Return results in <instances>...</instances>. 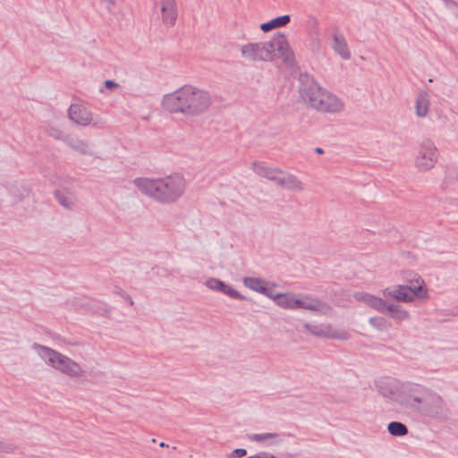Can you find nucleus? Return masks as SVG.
<instances>
[{
	"label": "nucleus",
	"mask_w": 458,
	"mask_h": 458,
	"mask_svg": "<svg viewBox=\"0 0 458 458\" xmlns=\"http://www.w3.org/2000/svg\"><path fill=\"white\" fill-rule=\"evenodd\" d=\"M61 134H62V133H61V131H55L51 132V135H52L54 138L57 139V140H60V139H61Z\"/></svg>",
	"instance_id": "obj_39"
},
{
	"label": "nucleus",
	"mask_w": 458,
	"mask_h": 458,
	"mask_svg": "<svg viewBox=\"0 0 458 458\" xmlns=\"http://www.w3.org/2000/svg\"><path fill=\"white\" fill-rule=\"evenodd\" d=\"M55 198L59 204L66 209H72L77 204V197L73 189L65 185L61 187L55 191Z\"/></svg>",
	"instance_id": "obj_19"
},
{
	"label": "nucleus",
	"mask_w": 458,
	"mask_h": 458,
	"mask_svg": "<svg viewBox=\"0 0 458 458\" xmlns=\"http://www.w3.org/2000/svg\"><path fill=\"white\" fill-rule=\"evenodd\" d=\"M114 293L119 296H121L130 306L133 305L132 298L124 292L122 288L116 287Z\"/></svg>",
	"instance_id": "obj_32"
},
{
	"label": "nucleus",
	"mask_w": 458,
	"mask_h": 458,
	"mask_svg": "<svg viewBox=\"0 0 458 458\" xmlns=\"http://www.w3.org/2000/svg\"><path fill=\"white\" fill-rule=\"evenodd\" d=\"M443 2L448 9L455 12L458 10V2L454 0H443Z\"/></svg>",
	"instance_id": "obj_36"
},
{
	"label": "nucleus",
	"mask_w": 458,
	"mask_h": 458,
	"mask_svg": "<svg viewBox=\"0 0 458 458\" xmlns=\"http://www.w3.org/2000/svg\"><path fill=\"white\" fill-rule=\"evenodd\" d=\"M32 350L47 366L70 377L80 378L85 376V370L80 363L52 348L33 344Z\"/></svg>",
	"instance_id": "obj_6"
},
{
	"label": "nucleus",
	"mask_w": 458,
	"mask_h": 458,
	"mask_svg": "<svg viewBox=\"0 0 458 458\" xmlns=\"http://www.w3.org/2000/svg\"><path fill=\"white\" fill-rule=\"evenodd\" d=\"M331 47L344 60H349L351 58L350 49L343 35L337 33L334 34Z\"/></svg>",
	"instance_id": "obj_22"
},
{
	"label": "nucleus",
	"mask_w": 458,
	"mask_h": 458,
	"mask_svg": "<svg viewBox=\"0 0 458 458\" xmlns=\"http://www.w3.org/2000/svg\"><path fill=\"white\" fill-rule=\"evenodd\" d=\"M14 451V446L9 443L0 440V453H12Z\"/></svg>",
	"instance_id": "obj_35"
},
{
	"label": "nucleus",
	"mask_w": 458,
	"mask_h": 458,
	"mask_svg": "<svg viewBox=\"0 0 458 458\" xmlns=\"http://www.w3.org/2000/svg\"><path fill=\"white\" fill-rule=\"evenodd\" d=\"M241 55L246 61L252 63L273 62L276 59L293 65L295 62L294 54L283 33L274 35L267 41L249 42L241 47Z\"/></svg>",
	"instance_id": "obj_3"
},
{
	"label": "nucleus",
	"mask_w": 458,
	"mask_h": 458,
	"mask_svg": "<svg viewBox=\"0 0 458 458\" xmlns=\"http://www.w3.org/2000/svg\"><path fill=\"white\" fill-rule=\"evenodd\" d=\"M438 160V150L435 143L428 139L423 140L418 148L414 164L416 168L421 172L432 169Z\"/></svg>",
	"instance_id": "obj_9"
},
{
	"label": "nucleus",
	"mask_w": 458,
	"mask_h": 458,
	"mask_svg": "<svg viewBox=\"0 0 458 458\" xmlns=\"http://www.w3.org/2000/svg\"><path fill=\"white\" fill-rule=\"evenodd\" d=\"M304 328L317 337H323L334 340H348L351 334L343 328L334 327L329 323L310 324L305 323Z\"/></svg>",
	"instance_id": "obj_11"
},
{
	"label": "nucleus",
	"mask_w": 458,
	"mask_h": 458,
	"mask_svg": "<svg viewBox=\"0 0 458 458\" xmlns=\"http://www.w3.org/2000/svg\"><path fill=\"white\" fill-rule=\"evenodd\" d=\"M384 296H390L398 301L411 302L414 298L426 299L428 296L423 279L418 276L410 285H396L383 291Z\"/></svg>",
	"instance_id": "obj_8"
},
{
	"label": "nucleus",
	"mask_w": 458,
	"mask_h": 458,
	"mask_svg": "<svg viewBox=\"0 0 458 458\" xmlns=\"http://www.w3.org/2000/svg\"><path fill=\"white\" fill-rule=\"evenodd\" d=\"M445 410V403L442 396L426 388L423 404H421V410L419 413L431 418H438L443 414Z\"/></svg>",
	"instance_id": "obj_12"
},
{
	"label": "nucleus",
	"mask_w": 458,
	"mask_h": 458,
	"mask_svg": "<svg viewBox=\"0 0 458 458\" xmlns=\"http://www.w3.org/2000/svg\"><path fill=\"white\" fill-rule=\"evenodd\" d=\"M303 310H312L318 312L322 315H327L330 313V307L309 294H302Z\"/></svg>",
	"instance_id": "obj_20"
},
{
	"label": "nucleus",
	"mask_w": 458,
	"mask_h": 458,
	"mask_svg": "<svg viewBox=\"0 0 458 458\" xmlns=\"http://www.w3.org/2000/svg\"><path fill=\"white\" fill-rule=\"evenodd\" d=\"M353 298L379 313H386L387 301L381 297L366 292H356L353 293Z\"/></svg>",
	"instance_id": "obj_14"
},
{
	"label": "nucleus",
	"mask_w": 458,
	"mask_h": 458,
	"mask_svg": "<svg viewBox=\"0 0 458 458\" xmlns=\"http://www.w3.org/2000/svg\"><path fill=\"white\" fill-rule=\"evenodd\" d=\"M32 350L47 366L70 377L80 378L85 376V370L80 363L52 348L33 344Z\"/></svg>",
	"instance_id": "obj_5"
},
{
	"label": "nucleus",
	"mask_w": 458,
	"mask_h": 458,
	"mask_svg": "<svg viewBox=\"0 0 458 458\" xmlns=\"http://www.w3.org/2000/svg\"><path fill=\"white\" fill-rule=\"evenodd\" d=\"M159 445H160L161 447L167 446V445H165L164 442H161V443L159 444Z\"/></svg>",
	"instance_id": "obj_41"
},
{
	"label": "nucleus",
	"mask_w": 458,
	"mask_h": 458,
	"mask_svg": "<svg viewBox=\"0 0 458 458\" xmlns=\"http://www.w3.org/2000/svg\"><path fill=\"white\" fill-rule=\"evenodd\" d=\"M252 171L259 176L272 181L278 184V182L284 173L279 168L267 166L264 163L255 161L251 164Z\"/></svg>",
	"instance_id": "obj_16"
},
{
	"label": "nucleus",
	"mask_w": 458,
	"mask_h": 458,
	"mask_svg": "<svg viewBox=\"0 0 458 458\" xmlns=\"http://www.w3.org/2000/svg\"><path fill=\"white\" fill-rule=\"evenodd\" d=\"M291 21V17L288 14L282 15L272 19L271 21L262 23L260 25V30L263 32H268L274 29L281 28L286 26Z\"/></svg>",
	"instance_id": "obj_27"
},
{
	"label": "nucleus",
	"mask_w": 458,
	"mask_h": 458,
	"mask_svg": "<svg viewBox=\"0 0 458 458\" xmlns=\"http://www.w3.org/2000/svg\"><path fill=\"white\" fill-rule=\"evenodd\" d=\"M293 310H303L302 294L295 293Z\"/></svg>",
	"instance_id": "obj_34"
},
{
	"label": "nucleus",
	"mask_w": 458,
	"mask_h": 458,
	"mask_svg": "<svg viewBox=\"0 0 458 458\" xmlns=\"http://www.w3.org/2000/svg\"><path fill=\"white\" fill-rule=\"evenodd\" d=\"M64 140L68 147L81 155L98 157L91 144L87 140L76 137H66Z\"/></svg>",
	"instance_id": "obj_18"
},
{
	"label": "nucleus",
	"mask_w": 458,
	"mask_h": 458,
	"mask_svg": "<svg viewBox=\"0 0 458 458\" xmlns=\"http://www.w3.org/2000/svg\"><path fill=\"white\" fill-rule=\"evenodd\" d=\"M430 105L429 95L427 91H421L418 94L415 103V113L419 117H425L428 112Z\"/></svg>",
	"instance_id": "obj_26"
},
{
	"label": "nucleus",
	"mask_w": 458,
	"mask_h": 458,
	"mask_svg": "<svg viewBox=\"0 0 458 458\" xmlns=\"http://www.w3.org/2000/svg\"><path fill=\"white\" fill-rule=\"evenodd\" d=\"M294 296V293H276L274 291L270 300L282 309L293 310Z\"/></svg>",
	"instance_id": "obj_25"
},
{
	"label": "nucleus",
	"mask_w": 458,
	"mask_h": 458,
	"mask_svg": "<svg viewBox=\"0 0 458 458\" xmlns=\"http://www.w3.org/2000/svg\"><path fill=\"white\" fill-rule=\"evenodd\" d=\"M455 15L458 18V10L455 12Z\"/></svg>",
	"instance_id": "obj_42"
},
{
	"label": "nucleus",
	"mask_w": 458,
	"mask_h": 458,
	"mask_svg": "<svg viewBox=\"0 0 458 458\" xmlns=\"http://www.w3.org/2000/svg\"><path fill=\"white\" fill-rule=\"evenodd\" d=\"M277 185L294 192H301L305 189L304 183L297 176L284 172Z\"/></svg>",
	"instance_id": "obj_21"
},
{
	"label": "nucleus",
	"mask_w": 458,
	"mask_h": 458,
	"mask_svg": "<svg viewBox=\"0 0 458 458\" xmlns=\"http://www.w3.org/2000/svg\"><path fill=\"white\" fill-rule=\"evenodd\" d=\"M316 152H317L318 154H322V153H323V149H322L321 148H316Z\"/></svg>",
	"instance_id": "obj_40"
},
{
	"label": "nucleus",
	"mask_w": 458,
	"mask_h": 458,
	"mask_svg": "<svg viewBox=\"0 0 458 458\" xmlns=\"http://www.w3.org/2000/svg\"><path fill=\"white\" fill-rule=\"evenodd\" d=\"M369 324L377 331L386 332L392 325L391 322L384 317L374 316L369 318Z\"/></svg>",
	"instance_id": "obj_28"
},
{
	"label": "nucleus",
	"mask_w": 458,
	"mask_h": 458,
	"mask_svg": "<svg viewBox=\"0 0 458 458\" xmlns=\"http://www.w3.org/2000/svg\"><path fill=\"white\" fill-rule=\"evenodd\" d=\"M250 439L268 445L279 443V436L276 433L253 434L250 437Z\"/></svg>",
	"instance_id": "obj_29"
},
{
	"label": "nucleus",
	"mask_w": 458,
	"mask_h": 458,
	"mask_svg": "<svg viewBox=\"0 0 458 458\" xmlns=\"http://www.w3.org/2000/svg\"><path fill=\"white\" fill-rule=\"evenodd\" d=\"M205 285L212 291L222 293L231 298L245 301L246 297L240 293L238 291L233 289L231 285L224 283L223 281L215 278L209 277L205 281Z\"/></svg>",
	"instance_id": "obj_15"
},
{
	"label": "nucleus",
	"mask_w": 458,
	"mask_h": 458,
	"mask_svg": "<svg viewBox=\"0 0 458 458\" xmlns=\"http://www.w3.org/2000/svg\"><path fill=\"white\" fill-rule=\"evenodd\" d=\"M425 393V386L412 382H403L401 384L400 394L397 396V404L405 410L419 413Z\"/></svg>",
	"instance_id": "obj_7"
},
{
	"label": "nucleus",
	"mask_w": 458,
	"mask_h": 458,
	"mask_svg": "<svg viewBox=\"0 0 458 458\" xmlns=\"http://www.w3.org/2000/svg\"><path fill=\"white\" fill-rule=\"evenodd\" d=\"M132 183L143 195L162 205L176 203L187 188V181L180 174L158 178L138 177Z\"/></svg>",
	"instance_id": "obj_2"
},
{
	"label": "nucleus",
	"mask_w": 458,
	"mask_h": 458,
	"mask_svg": "<svg viewBox=\"0 0 458 458\" xmlns=\"http://www.w3.org/2000/svg\"><path fill=\"white\" fill-rule=\"evenodd\" d=\"M402 383L388 382L378 386L379 393L386 398H388L397 403V396L400 394Z\"/></svg>",
	"instance_id": "obj_24"
},
{
	"label": "nucleus",
	"mask_w": 458,
	"mask_h": 458,
	"mask_svg": "<svg viewBox=\"0 0 458 458\" xmlns=\"http://www.w3.org/2000/svg\"><path fill=\"white\" fill-rule=\"evenodd\" d=\"M105 86H106V88H107L109 89H117L119 87V84L114 81L107 80L105 81Z\"/></svg>",
	"instance_id": "obj_38"
},
{
	"label": "nucleus",
	"mask_w": 458,
	"mask_h": 458,
	"mask_svg": "<svg viewBox=\"0 0 458 458\" xmlns=\"http://www.w3.org/2000/svg\"><path fill=\"white\" fill-rule=\"evenodd\" d=\"M386 312L387 315L396 321H406L411 318L410 312L399 304L387 303Z\"/></svg>",
	"instance_id": "obj_23"
},
{
	"label": "nucleus",
	"mask_w": 458,
	"mask_h": 458,
	"mask_svg": "<svg viewBox=\"0 0 458 458\" xmlns=\"http://www.w3.org/2000/svg\"><path fill=\"white\" fill-rule=\"evenodd\" d=\"M301 94L304 101L319 112L339 114L344 109V104L339 98L322 89L313 80L303 84Z\"/></svg>",
	"instance_id": "obj_4"
},
{
	"label": "nucleus",
	"mask_w": 458,
	"mask_h": 458,
	"mask_svg": "<svg viewBox=\"0 0 458 458\" xmlns=\"http://www.w3.org/2000/svg\"><path fill=\"white\" fill-rule=\"evenodd\" d=\"M388 432L395 437H403L408 433L407 427L399 421H392L387 425Z\"/></svg>",
	"instance_id": "obj_30"
},
{
	"label": "nucleus",
	"mask_w": 458,
	"mask_h": 458,
	"mask_svg": "<svg viewBox=\"0 0 458 458\" xmlns=\"http://www.w3.org/2000/svg\"><path fill=\"white\" fill-rule=\"evenodd\" d=\"M98 6L111 14H114L119 10V5L115 0H98Z\"/></svg>",
	"instance_id": "obj_31"
},
{
	"label": "nucleus",
	"mask_w": 458,
	"mask_h": 458,
	"mask_svg": "<svg viewBox=\"0 0 458 458\" xmlns=\"http://www.w3.org/2000/svg\"><path fill=\"white\" fill-rule=\"evenodd\" d=\"M242 284L248 289L260 293L270 299L276 284L267 281L261 277L246 276L242 279Z\"/></svg>",
	"instance_id": "obj_13"
},
{
	"label": "nucleus",
	"mask_w": 458,
	"mask_h": 458,
	"mask_svg": "<svg viewBox=\"0 0 458 458\" xmlns=\"http://www.w3.org/2000/svg\"><path fill=\"white\" fill-rule=\"evenodd\" d=\"M212 102V97L208 90L185 84L165 94L162 98L161 106L171 114L199 116L208 111Z\"/></svg>",
	"instance_id": "obj_1"
},
{
	"label": "nucleus",
	"mask_w": 458,
	"mask_h": 458,
	"mask_svg": "<svg viewBox=\"0 0 458 458\" xmlns=\"http://www.w3.org/2000/svg\"><path fill=\"white\" fill-rule=\"evenodd\" d=\"M247 458H276L274 454L267 452H259Z\"/></svg>",
	"instance_id": "obj_37"
},
{
	"label": "nucleus",
	"mask_w": 458,
	"mask_h": 458,
	"mask_svg": "<svg viewBox=\"0 0 458 458\" xmlns=\"http://www.w3.org/2000/svg\"><path fill=\"white\" fill-rule=\"evenodd\" d=\"M162 21L166 27H172L177 19L175 0H160Z\"/></svg>",
	"instance_id": "obj_17"
},
{
	"label": "nucleus",
	"mask_w": 458,
	"mask_h": 458,
	"mask_svg": "<svg viewBox=\"0 0 458 458\" xmlns=\"http://www.w3.org/2000/svg\"><path fill=\"white\" fill-rule=\"evenodd\" d=\"M247 454V450L244 448H236L227 454V458H240Z\"/></svg>",
	"instance_id": "obj_33"
},
{
	"label": "nucleus",
	"mask_w": 458,
	"mask_h": 458,
	"mask_svg": "<svg viewBox=\"0 0 458 458\" xmlns=\"http://www.w3.org/2000/svg\"><path fill=\"white\" fill-rule=\"evenodd\" d=\"M69 118L78 125H92L95 128L101 129L106 125V121L99 116H95L93 113L86 106L80 104H72L68 109Z\"/></svg>",
	"instance_id": "obj_10"
}]
</instances>
